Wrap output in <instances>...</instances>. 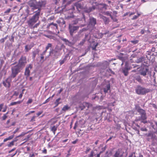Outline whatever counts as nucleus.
Listing matches in <instances>:
<instances>
[{
  "label": "nucleus",
  "mask_w": 157,
  "mask_h": 157,
  "mask_svg": "<svg viewBox=\"0 0 157 157\" xmlns=\"http://www.w3.org/2000/svg\"><path fill=\"white\" fill-rule=\"evenodd\" d=\"M84 2V1H82L76 3L75 5L72 6V8L70 9L69 12L71 13H73L72 10H75V8H76L78 11H80L81 10L83 9L84 12L89 13L94 10L95 9L96 7L94 6L89 8H85L86 4Z\"/></svg>",
  "instance_id": "nucleus-1"
},
{
  "label": "nucleus",
  "mask_w": 157,
  "mask_h": 157,
  "mask_svg": "<svg viewBox=\"0 0 157 157\" xmlns=\"http://www.w3.org/2000/svg\"><path fill=\"white\" fill-rule=\"evenodd\" d=\"M136 109L137 112L139 113L140 116L137 117L135 120V121H141V122L145 124L147 123V121L145 120L147 119L146 113L144 110L141 109L138 105L136 106Z\"/></svg>",
  "instance_id": "nucleus-2"
},
{
  "label": "nucleus",
  "mask_w": 157,
  "mask_h": 157,
  "mask_svg": "<svg viewBox=\"0 0 157 157\" xmlns=\"http://www.w3.org/2000/svg\"><path fill=\"white\" fill-rule=\"evenodd\" d=\"M45 4V2L44 1L40 0L38 2H36L35 3H31L30 6L32 10L34 12H36L38 11L40 14L41 7Z\"/></svg>",
  "instance_id": "nucleus-3"
},
{
  "label": "nucleus",
  "mask_w": 157,
  "mask_h": 157,
  "mask_svg": "<svg viewBox=\"0 0 157 157\" xmlns=\"http://www.w3.org/2000/svg\"><path fill=\"white\" fill-rule=\"evenodd\" d=\"M34 13L35 14L29 18L27 22L29 26L31 28H33L35 24L38 20L40 15L38 11L37 12Z\"/></svg>",
  "instance_id": "nucleus-4"
},
{
  "label": "nucleus",
  "mask_w": 157,
  "mask_h": 157,
  "mask_svg": "<svg viewBox=\"0 0 157 157\" xmlns=\"http://www.w3.org/2000/svg\"><path fill=\"white\" fill-rule=\"evenodd\" d=\"M96 23V18L93 17H89V24L88 25V27L89 30H91L92 33L93 32L92 30H94V29H95L94 27V26Z\"/></svg>",
  "instance_id": "nucleus-5"
},
{
  "label": "nucleus",
  "mask_w": 157,
  "mask_h": 157,
  "mask_svg": "<svg viewBox=\"0 0 157 157\" xmlns=\"http://www.w3.org/2000/svg\"><path fill=\"white\" fill-rule=\"evenodd\" d=\"M11 69V74L10 76L11 78H14L22 70L17 65L12 67Z\"/></svg>",
  "instance_id": "nucleus-6"
},
{
  "label": "nucleus",
  "mask_w": 157,
  "mask_h": 157,
  "mask_svg": "<svg viewBox=\"0 0 157 157\" xmlns=\"http://www.w3.org/2000/svg\"><path fill=\"white\" fill-rule=\"evenodd\" d=\"M27 63L26 58L25 56H22L20 59L17 65L22 69L24 68Z\"/></svg>",
  "instance_id": "nucleus-7"
},
{
  "label": "nucleus",
  "mask_w": 157,
  "mask_h": 157,
  "mask_svg": "<svg viewBox=\"0 0 157 157\" xmlns=\"http://www.w3.org/2000/svg\"><path fill=\"white\" fill-rule=\"evenodd\" d=\"M132 67L129 65V64L127 62L125 63L124 67H122L121 69L122 72L124 74L125 76H127L128 72V71L132 69Z\"/></svg>",
  "instance_id": "nucleus-8"
},
{
  "label": "nucleus",
  "mask_w": 157,
  "mask_h": 157,
  "mask_svg": "<svg viewBox=\"0 0 157 157\" xmlns=\"http://www.w3.org/2000/svg\"><path fill=\"white\" fill-rule=\"evenodd\" d=\"M136 93L138 94L144 95L148 92L147 90L140 86H138L136 89Z\"/></svg>",
  "instance_id": "nucleus-9"
},
{
  "label": "nucleus",
  "mask_w": 157,
  "mask_h": 157,
  "mask_svg": "<svg viewBox=\"0 0 157 157\" xmlns=\"http://www.w3.org/2000/svg\"><path fill=\"white\" fill-rule=\"evenodd\" d=\"M140 75L144 77H146L148 73V67L146 66H144L142 67L139 71Z\"/></svg>",
  "instance_id": "nucleus-10"
},
{
  "label": "nucleus",
  "mask_w": 157,
  "mask_h": 157,
  "mask_svg": "<svg viewBox=\"0 0 157 157\" xmlns=\"http://www.w3.org/2000/svg\"><path fill=\"white\" fill-rule=\"evenodd\" d=\"M50 49L49 56L54 58H57L59 56V53L57 51L52 49Z\"/></svg>",
  "instance_id": "nucleus-11"
},
{
  "label": "nucleus",
  "mask_w": 157,
  "mask_h": 157,
  "mask_svg": "<svg viewBox=\"0 0 157 157\" xmlns=\"http://www.w3.org/2000/svg\"><path fill=\"white\" fill-rule=\"evenodd\" d=\"M79 27L78 26H73L69 25V29L71 35L72 36L74 32L78 30Z\"/></svg>",
  "instance_id": "nucleus-12"
},
{
  "label": "nucleus",
  "mask_w": 157,
  "mask_h": 157,
  "mask_svg": "<svg viewBox=\"0 0 157 157\" xmlns=\"http://www.w3.org/2000/svg\"><path fill=\"white\" fill-rule=\"evenodd\" d=\"M32 67L31 64H29L26 67L25 72V75L27 77H28L29 76L30 71L32 68Z\"/></svg>",
  "instance_id": "nucleus-13"
},
{
  "label": "nucleus",
  "mask_w": 157,
  "mask_h": 157,
  "mask_svg": "<svg viewBox=\"0 0 157 157\" xmlns=\"http://www.w3.org/2000/svg\"><path fill=\"white\" fill-rule=\"evenodd\" d=\"M123 53H120L118 57V59L122 61V62H124L128 59V57L126 56H123Z\"/></svg>",
  "instance_id": "nucleus-14"
},
{
  "label": "nucleus",
  "mask_w": 157,
  "mask_h": 157,
  "mask_svg": "<svg viewBox=\"0 0 157 157\" xmlns=\"http://www.w3.org/2000/svg\"><path fill=\"white\" fill-rule=\"evenodd\" d=\"M134 79L136 80L138 82L140 83H143V80L141 79L140 76L138 75L137 74L134 75L133 76Z\"/></svg>",
  "instance_id": "nucleus-15"
},
{
  "label": "nucleus",
  "mask_w": 157,
  "mask_h": 157,
  "mask_svg": "<svg viewBox=\"0 0 157 157\" xmlns=\"http://www.w3.org/2000/svg\"><path fill=\"white\" fill-rule=\"evenodd\" d=\"M122 155L121 150L119 149L115 152L113 155V157H122Z\"/></svg>",
  "instance_id": "nucleus-16"
},
{
  "label": "nucleus",
  "mask_w": 157,
  "mask_h": 157,
  "mask_svg": "<svg viewBox=\"0 0 157 157\" xmlns=\"http://www.w3.org/2000/svg\"><path fill=\"white\" fill-rule=\"evenodd\" d=\"M147 136H151V139L152 140L153 142L155 144H157V136H156L155 134H151L149 133Z\"/></svg>",
  "instance_id": "nucleus-17"
},
{
  "label": "nucleus",
  "mask_w": 157,
  "mask_h": 157,
  "mask_svg": "<svg viewBox=\"0 0 157 157\" xmlns=\"http://www.w3.org/2000/svg\"><path fill=\"white\" fill-rule=\"evenodd\" d=\"M48 28H51L52 29H57V24L53 23H51L49 24L47 26Z\"/></svg>",
  "instance_id": "nucleus-18"
},
{
  "label": "nucleus",
  "mask_w": 157,
  "mask_h": 157,
  "mask_svg": "<svg viewBox=\"0 0 157 157\" xmlns=\"http://www.w3.org/2000/svg\"><path fill=\"white\" fill-rule=\"evenodd\" d=\"M10 80H9V78H8L5 81L3 82V83L6 87L9 88L10 86Z\"/></svg>",
  "instance_id": "nucleus-19"
},
{
  "label": "nucleus",
  "mask_w": 157,
  "mask_h": 157,
  "mask_svg": "<svg viewBox=\"0 0 157 157\" xmlns=\"http://www.w3.org/2000/svg\"><path fill=\"white\" fill-rule=\"evenodd\" d=\"M100 18L103 20L105 24H107L109 23V20L108 18L101 15H100Z\"/></svg>",
  "instance_id": "nucleus-20"
},
{
  "label": "nucleus",
  "mask_w": 157,
  "mask_h": 157,
  "mask_svg": "<svg viewBox=\"0 0 157 157\" xmlns=\"http://www.w3.org/2000/svg\"><path fill=\"white\" fill-rule=\"evenodd\" d=\"M85 40L90 43L93 42V40L91 39L90 35L89 34L85 35Z\"/></svg>",
  "instance_id": "nucleus-21"
},
{
  "label": "nucleus",
  "mask_w": 157,
  "mask_h": 157,
  "mask_svg": "<svg viewBox=\"0 0 157 157\" xmlns=\"http://www.w3.org/2000/svg\"><path fill=\"white\" fill-rule=\"evenodd\" d=\"M110 84H107L105 87L104 88V91L105 93H107L108 91L110 90Z\"/></svg>",
  "instance_id": "nucleus-22"
},
{
  "label": "nucleus",
  "mask_w": 157,
  "mask_h": 157,
  "mask_svg": "<svg viewBox=\"0 0 157 157\" xmlns=\"http://www.w3.org/2000/svg\"><path fill=\"white\" fill-rule=\"evenodd\" d=\"M60 39L62 40L66 44L69 46H70L71 45V43L66 39L62 37L60 38Z\"/></svg>",
  "instance_id": "nucleus-23"
},
{
  "label": "nucleus",
  "mask_w": 157,
  "mask_h": 157,
  "mask_svg": "<svg viewBox=\"0 0 157 157\" xmlns=\"http://www.w3.org/2000/svg\"><path fill=\"white\" fill-rule=\"evenodd\" d=\"M155 125H153L152 124H151V125L152 127L154 129V132L155 133L157 134V122H155Z\"/></svg>",
  "instance_id": "nucleus-24"
},
{
  "label": "nucleus",
  "mask_w": 157,
  "mask_h": 157,
  "mask_svg": "<svg viewBox=\"0 0 157 157\" xmlns=\"http://www.w3.org/2000/svg\"><path fill=\"white\" fill-rule=\"evenodd\" d=\"M33 46L30 45H27L25 47V49L26 52H28L32 47Z\"/></svg>",
  "instance_id": "nucleus-25"
},
{
  "label": "nucleus",
  "mask_w": 157,
  "mask_h": 157,
  "mask_svg": "<svg viewBox=\"0 0 157 157\" xmlns=\"http://www.w3.org/2000/svg\"><path fill=\"white\" fill-rule=\"evenodd\" d=\"M143 59L144 58L142 57L139 58L137 59L136 60V61L135 62L138 63H142L143 62Z\"/></svg>",
  "instance_id": "nucleus-26"
},
{
  "label": "nucleus",
  "mask_w": 157,
  "mask_h": 157,
  "mask_svg": "<svg viewBox=\"0 0 157 157\" xmlns=\"http://www.w3.org/2000/svg\"><path fill=\"white\" fill-rule=\"evenodd\" d=\"M57 127L58 126L54 125L51 128V130L53 132L54 135L55 134V131L57 129Z\"/></svg>",
  "instance_id": "nucleus-27"
},
{
  "label": "nucleus",
  "mask_w": 157,
  "mask_h": 157,
  "mask_svg": "<svg viewBox=\"0 0 157 157\" xmlns=\"http://www.w3.org/2000/svg\"><path fill=\"white\" fill-rule=\"evenodd\" d=\"M14 136V135H13L11 136H10L6 138V139H5L3 141L4 142H6L8 140H10L12 139L13 138Z\"/></svg>",
  "instance_id": "nucleus-28"
},
{
  "label": "nucleus",
  "mask_w": 157,
  "mask_h": 157,
  "mask_svg": "<svg viewBox=\"0 0 157 157\" xmlns=\"http://www.w3.org/2000/svg\"><path fill=\"white\" fill-rule=\"evenodd\" d=\"M3 21L1 18L0 17V31H2V29L3 26Z\"/></svg>",
  "instance_id": "nucleus-29"
},
{
  "label": "nucleus",
  "mask_w": 157,
  "mask_h": 157,
  "mask_svg": "<svg viewBox=\"0 0 157 157\" xmlns=\"http://www.w3.org/2000/svg\"><path fill=\"white\" fill-rule=\"evenodd\" d=\"M111 12L106 11L105 12L104 14L107 16H110L111 19H113V16L111 15Z\"/></svg>",
  "instance_id": "nucleus-30"
},
{
  "label": "nucleus",
  "mask_w": 157,
  "mask_h": 157,
  "mask_svg": "<svg viewBox=\"0 0 157 157\" xmlns=\"http://www.w3.org/2000/svg\"><path fill=\"white\" fill-rule=\"evenodd\" d=\"M70 108V107H69L68 105H66L64 106L62 108V110L63 111H65L68 110Z\"/></svg>",
  "instance_id": "nucleus-31"
},
{
  "label": "nucleus",
  "mask_w": 157,
  "mask_h": 157,
  "mask_svg": "<svg viewBox=\"0 0 157 157\" xmlns=\"http://www.w3.org/2000/svg\"><path fill=\"white\" fill-rule=\"evenodd\" d=\"M60 99V98H59L56 100V101L55 102V104L56 105L55 107L57 106L60 103V102H59V101Z\"/></svg>",
  "instance_id": "nucleus-32"
},
{
  "label": "nucleus",
  "mask_w": 157,
  "mask_h": 157,
  "mask_svg": "<svg viewBox=\"0 0 157 157\" xmlns=\"http://www.w3.org/2000/svg\"><path fill=\"white\" fill-rule=\"evenodd\" d=\"M52 44L51 43H48L47 46L46 47L45 50L47 51L49 48H50L52 47Z\"/></svg>",
  "instance_id": "nucleus-33"
},
{
  "label": "nucleus",
  "mask_w": 157,
  "mask_h": 157,
  "mask_svg": "<svg viewBox=\"0 0 157 157\" xmlns=\"http://www.w3.org/2000/svg\"><path fill=\"white\" fill-rule=\"evenodd\" d=\"M17 140H13L11 142H10L9 144L8 145V146L9 147H11L12 146H13L14 145V142H16L17 141Z\"/></svg>",
  "instance_id": "nucleus-34"
},
{
  "label": "nucleus",
  "mask_w": 157,
  "mask_h": 157,
  "mask_svg": "<svg viewBox=\"0 0 157 157\" xmlns=\"http://www.w3.org/2000/svg\"><path fill=\"white\" fill-rule=\"evenodd\" d=\"M99 8H104L105 9H106V5L105 4H100L98 6Z\"/></svg>",
  "instance_id": "nucleus-35"
},
{
  "label": "nucleus",
  "mask_w": 157,
  "mask_h": 157,
  "mask_svg": "<svg viewBox=\"0 0 157 157\" xmlns=\"http://www.w3.org/2000/svg\"><path fill=\"white\" fill-rule=\"evenodd\" d=\"M141 15V14L140 13H137V15H135L132 18V19L133 20H135L139 16Z\"/></svg>",
  "instance_id": "nucleus-36"
},
{
  "label": "nucleus",
  "mask_w": 157,
  "mask_h": 157,
  "mask_svg": "<svg viewBox=\"0 0 157 157\" xmlns=\"http://www.w3.org/2000/svg\"><path fill=\"white\" fill-rule=\"evenodd\" d=\"M94 46L92 47V50H96V47L98 45V44L96 43L95 44H94Z\"/></svg>",
  "instance_id": "nucleus-37"
},
{
  "label": "nucleus",
  "mask_w": 157,
  "mask_h": 157,
  "mask_svg": "<svg viewBox=\"0 0 157 157\" xmlns=\"http://www.w3.org/2000/svg\"><path fill=\"white\" fill-rule=\"evenodd\" d=\"M65 60H66V59L65 58H64L63 60H60L59 61V62H60L59 63H60V65H61L62 64H63Z\"/></svg>",
  "instance_id": "nucleus-38"
},
{
  "label": "nucleus",
  "mask_w": 157,
  "mask_h": 157,
  "mask_svg": "<svg viewBox=\"0 0 157 157\" xmlns=\"http://www.w3.org/2000/svg\"><path fill=\"white\" fill-rule=\"evenodd\" d=\"M94 155V152L93 151H91L90 154L88 155V157H93Z\"/></svg>",
  "instance_id": "nucleus-39"
},
{
  "label": "nucleus",
  "mask_w": 157,
  "mask_h": 157,
  "mask_svg": "<svg viewBox=\"0 0 157 157\" xmlns=\"http://www.w3.org/2000/svg\"><path fill=\"white\" fill-rule=\"evenodd\" d=\"M32 101H33L32 99L31 98H29V100L27 101V104L28 105L29 104L31 103L32 102Z\"/></svg>",
  "instance_id": "nucleus-40"
},
{
  "label": "nucleus",
  "mask_w": 157,
  "mask_h": 157,
  "mask_svg": "<svg viewBox=\"0 0 157 157\" xmlns=\"http://www.w3.org/2000/svg\"><path fill=\"white\" fill-rule=\"evenodd\" d=\"M18 93L16 91H15L14 92L13 95H12V97H13L14 96H15L17 97V96H18Z\"/></svg>",
  "instance_id": "nucleus-41"
},
{
  "label": "nucleus",
  "mask_w": 157,
  "mask_h": 157,
  "mask_svg": "<svg viewBox=\"0 0 157 157\" xmlns=\"http://www.w3.org/2000/svg\"><path fill=\"white\" fill-rule=\"evenodd\" d=\"M25 133L24 132H22L20 135L17 136V138H18L21 136H23L25 135Z\"/></svg>",
  "instance_id": "nucleus-42"
},
{
  "label": "nucleus",
  "mask_w": 157,
  "mask_h": 157,
  "mask_svg": "<svg viewBox=\"0 0 157 157\" xmlns=\"http://www.w3.org/2000/svg\"><path fill=\"white\" fill-rule=\"evenodd\" d=\"M40 24V22H39L38 23L36 24L35 25H34L33 26V28H36L38 26V25H39Z\"/></svg>",
  "instance_id": "nucleus-43"
},
{
  "label": "nucleus",
  "mask_w": 157,
  "mask_h": 157,
  "mask_svg": "<svg viewBox=\"0 0 157 157\" xmlns=\"http://www.w3.org/2000/svg\"><path fill=\"white\" fill-rule=\"evenodd\" d=\"M141 130L143 131H147V129L145 127L141 128L140 129Z\"/></svg>",
  "instance_id": "nucleus-44"
},
{
  "label": "nucleus",
  "mask_w": 157,
  "mask_h": 157,
  "mask_svg": "<svg viewBox=\"0 0 157 157\" xmlns=\"http://www.w3.org/2000/svg\"><path fill=\"white\" fill-rule=\"evenodd\" d=\"M85 41V40H82L79 44V45H82L84 43Z\"/></svg>",
  "instance_id": "nucleus-45"
},
{
  "label": "nucleus",
  "mask_w": 157,
  "mask_h": 157,
  "mask_svg": "<svg viewBox=\"0 0 157 157\" xmlns=\"http://www.w3.org/2000/svg\"><path fill=\"white\" fill-rule=\"evenodd\" d=\"M43 112V111H41L37 113H36L37 117L39 116Z\"/></svg>",
  "instance_id": "nucleus-46"
},
{
  "label": "nucleus",
  "mask_w": 157,
  "mask_h": 157,
  "mask_svg": "<svg viewBox=\"0 0 157 157\" xmlns=\"http://www.w3.org/2000/svg\"><path fill=\"white\" fill-rule=\"evenodd\" d=\"M90 149L89 147H87L86 148V149L85 151V152L86 153H87L88 152L90 151Z\"/></svg>",
  "instance_id": "nucleus-47"
},
{
  "label": "nucleus",
  "mask_w": 157,
  "mask_h": 157,
  "mask_svg": "<svg viewBox=\"0 0 157 157\" xmlns=\"http://www.w3.org/2000/svg\"><path fill=\"white\" fill-rule=\"evenodd\" d=\"M73 14L71 13L70 15H68L67 16V18H71L73 17Z\"/></svg>",
  "instance_id": "nucleus-48"
},
{
  "label": "nucleus",
  "mask_w": 157,
  "mask_h": 157,
  "mask_svg": "<svg viewBox=\"0 0 157 157\" xmlns=\"http://www.w3.org/2000/svg\"><path fill=\"white\" fill-rule=\"evenodd\" d=\"M7 117V115H6V114H4L2 117V120H5Z\"/></svg>",
  "instance_id": "nucleus-49"
},
{
  "label": "nucleus",
  "mask_w": 157,
  "mask_h": 157,
  "mask_svg": "<svg viewBox=\"0 0 157 157\" xmlns=\"http://www.w3.org/2000/svg\"><path fill=\"white\" fill-rule=\"evenodd\" d=\"M7 106L5 105L4 107L3 108V109L2 110V112H5L6 111V109H7Z\"/></svg>",
  "instance_id": "nucleus-50"
},
{
  "label": "nucleus",
  "mask_w": 157,
  "mask_h": 157,
  "mask_svg": "<svg viewBox=\"0 0 157 157\" xmlns=\"http://www.w3.org/2000/svg\"><path fill=\"white\" fill-rule=\"evenodd\" d=\"M4 106L3 104H0V111H1L2 109L3 108Z\"/></svg>",
  "instance_id": "nucleus-51"
},
{
  "label": "nucleus",
  "mask_w": 157,
  "mask_h": 157,
  "mask_svg": "<svg viewBox=\"0 0 157 157\" xmlns=\"http://www.w3.org/2000/svg\"><path fill=\"white\" fill-rule=\"evenodd\" d=\"M10 40L12 42H13L14 40V37L13 36H12L11 38H10Z\"/></svg>",
  "instance_id": "nucleus-52"
},
{
  "label": "nucleus",
  "mask_w": 157,
  "mask_h": 157,
  "mask_svg": "<svg viewBox=\"0 0 157 157\" xmlns=\"http://www.w3.org/2000/svg\"><path fill=\"white\" fill-rule=\"evenodd\" d=\"M16 104H16V102H12L11 103H10V106H13V105H16Z\"/></svg>",
  "instance_id": "nucleus-53"
},
{
  "label": "nucleus",
  "mask_w": 157,
  "mask_h": 157,
  "mask_svg": "<svg viewBox=\"0 0 157 157\" xmlns=\"http://www.w3.org/2000/svg\"><path fill=\"white\" fill-rule=\"evenodd\" d=\"M20 128H17L15 130V131L13 132V134H15L16 133V132H17L19 129Z\"/></svg>",
  "instance_id": "nucleus-54"
},
{
  "label": "nucleus",
  "mask_w": 157,
  "mask_h": 157,
  "mask_svg": "<svg viewBox=\"0 0 157 157\" xmlns=\"http://www.w3.org/2000/svg\"><path fill=\"white\" fill-rule=\"evenodd\" d=\"M49 101V98H48V99H47L42 104H45L46 103L48 102Z\"/></svg>",
  "instance_id": "nucleus-55"
},
{
  "label": "nucleus",
  "mask_w": 157,
  "mask_h": 157,
  "mask_svg": "<svg viewBox=\"0 0 157 157\" xmlns=\"http://www.w3.org/2000/svg\"><path fill=\"white\" fill-rule=\"evenodd\" d=\"M24 90V89H23L22 90V93L21 94H20V95H19V98H21L22 96V95H23V91Z\"/></svg>",
  "instance_id": "nucleus-56"
},
{
  "label": "nucleus",
  "mask_w": 157,
  "mask_h": 157,
  "mask_svg": "<svg viewBox=\"0 0 157 157\" xmlns=\"http://www.w3.org/2000/svg\"><path fill=\"white\" fill-rule=\"evenodd\" d=\"M35 155L33 153L32 154L30 153L29 155V157H35Z\"/></svg>",
  "instance_id": "nucleus-57"
},
{
  "label": "nucleus",
  "mask_w": 157,
  "mask_h": 157,
  "mask_svg": "<svg viewBox=\"0 0 157 157\" xmlns=\"http://www.w3.org/2000/svg\"><path fill=\"white\" fill-rule=\"evenodd\" d=\"M102 153V151H100L99 154H98L95 156V157H100V154Z\"/></svg>",
  "instance_id": "nucleus-58"
},
{
  "label": "nucleus",
  "mask_w": 157,
  "mask_h": 157,
  "mask_svg": "<svg viewBox=\"0 0 157 157\" xmlns=\"http://www.w3.org/2000/svg\"><path fill=\"white\" fill-rule=\"evenodd\" d=\"M11 10L10 9H9L7 10L5 12V13H9Z\"/></svg>",
  "instance_id": "nucleus-59"
},
{
  "label": "nucleus",
  "mask_w": 157,
  "mask_h": 157,
  "mask_svg": "<svg viewBox=\"0 0 157 157\" xmlns=\"http://www.w3.org/2000/svg\"><path fill=\"white\" fill-rule=\"evenodd\" d=\"M135 14V13L134 12H129V16H131L132 15H133Z\"/></svg>",
  "instance_id": "nucleus-60"
},
{
  "label": "nucleus",
  "mask_w": 157,
  "mask_h": 157,
  "mask_svg": "<svg viewBox=\"0 0 157 157\" xmlns=\"http://www.w3.org/2000/svg\"><path fill=\"white\" fill-rule=\"evenodd\" d=\"M155 48L153 47L151 49V51L152 52H155Z\"/></svg>",
  "instance_id": "nucleus-61"
},
{
  "label": "nucleus",
  "mask_w": 157,
  "mask_h": 157,
  "mask_svg": "<svg viewBox=\"0 0 157 157\" xmlns=\"http://www.w3.org/2000/svg\"><path fill=\"white\" fill-rule=\"evenodd\" d=\"M47 52V51H46L45 50L41 54V56H43L45 55V54Z\"/></svg>",
  "instance_id": "nucleus-62"
},
{
  "label": "nucleus",
  "mask_w": 157,
  "mask_h": 157,
  "mask_svg": "<svg viewBox=\"0 0 157 157\" xmlns=\"http://www.w3.org/2000/svg\"><path fill=\"white\" fill-rule=\"evenodd\" d=\"M79 20V19H78L76 20V21H75V22L74 23H73L74 24H76L78 22V21Z\"/></svg>",
  "instance_id": "nucleus-63"
},
{
  "label": "nucleus",
  "mask_w": 157,
  "mask_h": 157,
  "mask_svg": "<svg viewBox=\"0 0 157 157\" xmlns=\"http://www.w3.org/2000/svg\"><path fill=\"white\" fill-rule=\"evenodd\" d=\"M43 153L44 154H46L47 153V150L46 149H45L42 151Z\"/></svg>",
  "instance_id": "nucleus-64"
}]
</instances>
